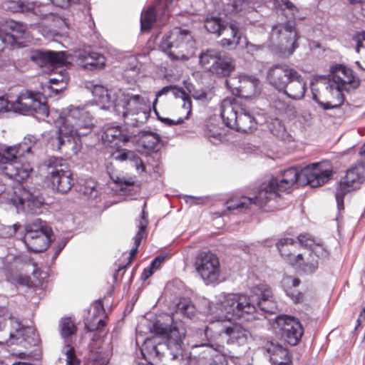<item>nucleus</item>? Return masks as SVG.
Here are the masks:
<instances>
[{
    "mask_svg": "<svg viewBox=\"0 0 365 365\" xmlns=\"http://www.w3.org/2000/svg\"><path fill=\"white\" fill-rule=\"evenodd\" d=\"M306 90V83L297 71V77L292 78L288 87L285 88V91L282 92L289 98L301 100L304 98Z\"/></svg>",
    "mask_w": 365,
    "mask_h": 365,
    "instance_id": "26",
    "label": "nucleus"
},
{
    "mask_svg": "<svg viewBox=\"0 0 365 365\" xmlns=\"http://www.w3.org/2000/svg\"><path fill=\"white\" fill-rule=\"evenodd\" d=\"M307 184L312 187H318L327 183L332 177L333 171L329 164L313 163L304 170Z\"/></svg>",
    "mask_w": 365,
    "mask_h": 365,
    "instance_id": "20",
    "label": "nucleus"
},
{
    "mask_svg": "<svg viewBox=\"0 0 365 365\" xmlns=\"http://www.w3.org/2000/svg\"><path fill=\"white\" fill-rule=\"evenodd\" d=\"M330 79L336 84V91L335 92L336 101L322 102L318 96L313 93L312 98L324 110L336 108L344 103V96L342 91H349L354 90L359 86L360 80L354 74L353 70L344 65L338 64L331 67L330 71Z\"/></svg>",
    "mask_w": 365,
    "mask_h": 365,
    "instance_id": "7",
    "label": "nucleus"
},
{
    "mask_svg": "<svg viewBox=\"0 0 365 365\" xmlns=\"http://www.w3.org/2000/svg\"><path fill=\"white\" fill-rule=\"evenodd\" d=\"M93 96L95 100L99 103H106L110 101L108 90L103 86L94 85L92 89Z\"/></svg>",
    "mask_w": 365,
    "mask_h": 365,
    "instance_id": "44",
    "label": "nucleus"
},
{
    "mask_svg": "<svg viewBox=\"0 0 365 365\" xmlns=\"http://www.w3.org/2000/svg\"><path fill=\"white\" fill-rule=\"evenodd\" d=\"M352 39L356 43V51L359 53L361 48H365V31L356 33Z\"/></svg>",
    "mask_w": 365,
    "mask_h": 365,
    "instance_id": "51",
    "label": "nucleus"
},
{
    "mask_svg": "<svg viewBox=\"0 0 365 365\" xmlns=\"http://www.w3.org/2000/svg\"><path fill=\"white\" fill-rule=\"evenodd\" d=\"M235 130L243 133L252 132L255 129L257 121L250 110L245 107L240 106V114Z\"/></svg>",
    "mask_w": 365,
    "mask_h": 365,
    "instance_id": "28",
    "label": "nucleus"
},
{
    "mask_svg": "<svg viewBox=\"0 0 365 365\" xmlns=\"http://www.w3.org/2000/svg\"><path fill=\"white\" fill-rule=\"evenodd\" d=\"M252 293L251 297L238 293L228 294L221 301L219 309L229 321L255 319L257 307L264 312H275L277 306L269 285L259 284L253 287Z\"/></svg>",
    "mask_w": 365,
    "mask_h": 365,
    "instance_id": "1",
    "label": "nucleus"
},
{
    "mask_svg": "<svg viewBox=\"0 0 365 365\" xmlns=\"http://www.w3.org/2000/svg\"><path fill=\"white\" fill-rule=\"evenodd\" d=\"M284 280L287 284H291L292 287H298L301 282L299 278L293 277L292 276L287 277Z\"/></svg>",
    "mask_w": 365,
    "mask_h": 365,
    "instance_id": "57",
    "label": "nucleus"
},
{
    "mask_svg": "<svg viewBox=\"0 0 365 365\" xmlns=\"http://www.w3.org/2000/svg\"><path fill=\"white\" fill-rule=\"evenodd\" d=\"M102 139L105 143H114V146H120V143L128 142L130 136L128 134V131L123 129L120 126L108 124L104 126V132Z\"/></svg>",
    "mask_w": 365,
    "mask_h": 365,
    "instance_id": "23",
    "label": "nucleus"
},
{
    "mask_svg": "<svg viewBox=\"0 0 365 365\" xmlns=\"http://www.w3.org/2000/svg\"><path fill=\"white\" fill-rule=\"evenodd\" d=\"M200 63L204 68L218 77L228 76L235 68V61L220 51L207 50L200 56Z\"/></svg>",
    "mask_w": 365,
    "mask_h": 365,
    "instance_id": "16",
    "label": "nucleus"
},
{
    "mask_svg": "<svg viewBox=\"0 0 365 365\" xmlns=\"http://www.w3.org/2000/svg\"><path fill=\"white\" fill-rule=\"evenodd\" d=\"M15 108L24 113L40 114L43 117L48 115V108L46 103H41L38 93L24 91L17 97Z\"/></svg>",
    "mask_w": 365,
    "mask_h": 365,
    "instance_id": "19",
    "label": "nucleus"
},
{
    "mask_svg": "<svg viewBox=\"0 0 365 365\" xmlns=\"http://www.w3.org/2000/svg\"><path fill=\"white\" fill-rule=\"evenodd\" d=\"M238 114H240V107L235 108L230 104L222 105L220 115L227 127L235 130Z\"/></svg>",
    "mask_w": 365,
    "mask_h": 365,
    "instance_id": "31",
    "label": "nucleus"
},
{
    "mask_svg": "<svg viewBox=\"0 0 365 365\" xmlns=\"http://www.w3.org/2000/svg\"><path fill=\"white\" fill-rule=\"evenodd\" d=\"M7 27L13 33L11 34V37L14 39L21 37L26 31V26L24 24L14 21L8 22Z\"/></svg>",
    "mask_w": 365,
    "mask_h": 365,
    "instance_id": "48",
    "label": "nucleus"
},
{
    "mask_svg": "<svg viewBox=\"0 0 365 365\" xmlns=\"http://www.w3.org/2000/svg\"><path fill=\"white\" fill-rule=\"evenodd\" d=\"M246 52L252 56L258 51V47L250 42H247L245 44Z\"/></svg>",
    "mask_w": 365,
    "mask_h": 365,
    "instance_id": "58",
    "label": "nucleus"
},
{
    "mask_svg": "<svg viewBox=\"0 0 365 365\" xmlns=\"http://www.w3.org/2000/svg\"><path fill=\"white\" fill-rule=\"evenodd\" d=\"M160 9V5L155 7L151 6L142 14L140 18L141 30L149 31L153 26L157 19V12Z\"/></svg>",
    "mask_w": 365,
    "mask_h": 365,
    "instance_id": "35",
    "label": "nucleus"
},
{
    "mask_svg": "<svg viewBox=\"0 0 365 365\" xmlns=\"http://www.w3.org/2000/svg\"><path fill=\"white\" fill-rule=\"evenodd\" d=\"M287 294L293 300L295 304L299 303L303 301L304 295L300 292H294L291 290H286Z\"/></svg>",
    "mask_w": 365,
    "mask_h": 365,
    "instance_id": "52",
    "label": "nucleus"
},
{
    "mask_svg": "<svg viewBox=\"0 0 365 365\" xmlns=\"http://www.w3.org/2000/svg\"><path fill=\"white\" fill-rule=\"evenodd\" d=\"M9 277V281L17 285L26 286L29 288L33 287L34 285L31 277L29 275H24L20 274L13 275L11 274Z\"/></svg>",
    "mask_w": 365,
    "mask_h": 365,
    "instance_id": "47",
    "label": "nucleus"
},
{
    "mask_svg": "<svg viewBox=\"0 0 365 365\" xmlns=\"http://www.w3.org/2000/svg\"><path fill=\"white\" fill-rule=\"evenodd\" d=\"M299 176V172L295 168L291 167L285 170L282 175V178L278 180L276 178L277 187L278 191L284 192L292 187L297 182Z\"/></svg>",
    "mask_w": 365,
    "mask_h": 365,
    "instance_id": "29",
    "label": "nucleus"
},
{
    "mask_svg": "<svg viewBox=\"0 0 365 365\" xmlns=\"http://www.w3.org/2000/svg\"><path fill=\"white\" fill-rule=\"evenodd\" d=\"M147 227H145V224L138 226V230L136 235L134 237V247L130 252V256L128 257V264L132 262L134 258L136 256L138 252V247L140 246L141 241L143 239H145L148 236L147 232Z\"/></svg>",
    "mask_w": 365,
    "mask_h": 365,
    "instance_id": "38",
    "label": "nucleus"
},
{
    "mask_svg": "<svg viewBox=\"0 0 365 365\" xmlns=\"http://www.w3.org/2000/svg\"><path fill=\"white\" fill-rule=\"evenodd\" d=\"M77 331V327L75 322L71 317L63 318L61 321V333L63 337L66 338Z\"/></svg>",
    "mask_w": 365,
    "mask_h": 365,
    "instance_id": "43",
    "label": "nucleus"
},
{
    "mask_svg": "<svg viewBox=\"0 0 365 365\" xmlns=\"http://www.w3.org/2000/svg\"><path fill=\"white\" fill-rule=\"evenodd\" d=\"M135 166L138 170H141V172L145 171V165H144L142 160L139 158H135L134 159Z\"/></svg>",
    "mask_w": 365,
    "mask_h": 365,
    "instance_id": "60",
    "label": "nucleus"
},
{
    "mask_svg": "<svg viewBox=\"0 0 365 365\" xmlns=\"http://www.w3.org/2000/svg\"><path fill=\"white\" fill-rule=\"evenodd\" d=\"M27 141L36 143V138L29 135L24 138L23 143L0 151V164L4 165L1 168L3 173L19 183L26 180L33 170L29 163L20 160L21 156L31 150V146L28 145Z\"/></svg>",
    "mask_w": 365,
    "mask_h": 365,
    "instance_id": "4",
    "label": "nucleus"
},
{
    "mask_svg": "<svg viewBox=\"0 0 365 365\" xmlns=\"http://www.w3.org/2000/svg\"><path fill=\"white\" fill-rule=\"evenodd\" d=\"M183 104H182V108H184L186 110V115L184 118H179L177 121H174L173 120H171L170 118H164L162 120L165 124L168 125H177L180 124L184 121V119H186L188 118V115L191 113L192 111V102L190 98L188 96H185L183 98Z\"/></svg>",
    "mask_w": 365,
    "mask_h": 365,
    "instance_id": "46",
    "label": "nucleus"
},
{
    "mask_svg": "<svg viewBox=\"0 0 365 365\" xmlns=\"http://www.w3.org/2000/svg\"><path fill=\"white\" fill-rule=\"evenodd\" d=\"M86 62L85 68L90 66L94 68H99L105 65V58L103 56L96 52H90L83 56Z\"/></svg>",
    "mask_w": 365,
    "mask_h": 365,
    "instance_id": "41",
    "label": "nucleus"
},
{
    "mask_svg": "<svg viewBox=\"0 0 365 365\" xmlns=\"http://www.w3.org/2000/svg\"><path fill=\"white\" fill-rule=\"evenodd\" d=\"M160 141V137L158 134L152 132L143 133L139 139V145L142 146L146 152L155 151L158 150Z\"/></svg>",
    "mask_w": 365,
    "mask_h": 365,
    "instance_id": "34",
    "label": "nucleus"
},
{
    "mask_svg": "<svg viewBox=\"0 0 365 365\" xmlns=\"http://www.w3.org/2000/svg\"><path fill=\"white\" fill-rule=\"evenodd\" d=\"M165 258V257L162 255L156 257L150 264L151 269H153L155 272L158 270L161 267V264L164 262Z\"/></svg>",
    "mask_w": 365,
    "mask_h": 365,
    "instance_id": "54",
    "label": "nucleus"
},
{
    "mask_svg": "<svg viewBox=\"0 0 365 365\" xmlns=\"http://www.w3.org/2000/svg\"><path fill=\"white\" fill-rule=\"evenodd\" d=\"M155 272V271L151 269V267L149 266L148 267L144 269L143 273H142V275H141V278L143 280H147L149 277H150L153 273Z\"/></svg>",
    "mask_w": 365,
    "mask_h": 365,
    "instance_id": "59",
    "label": "nucleus"
},
{
    "mask_svg": "<svg viewBox=\"0 0 365 365\" xmlns=\"http://www.w3.org/2000/svg\"><path fill=\"white\" fill-rule=\"evenodd\" d=\"M93 362L96 365H106L107 364V360L106 358H101V359H98L97 357L93 358Z\"/></svg>",
    "mask_w": 365,
    "mask_h": 365,
    "instance_id": "64",
    "label": "nucleus"
},
{
    "mask_svg": "<svg viewBox=\"0 0 365 365\" xmlns=\"http://www.w3.org/2000/svg\"><path fill=\"white\" fill-rule=\"evenodd\" d=\"M106 309L104 308L103 299H98L94 303V311L93 318L91 321L88 320L85 325L88 331H94L100 329L106 325Z\"/></svg>",
    "mask_w": 365,
    "mask_h": 365,
    "instance_id": "25",
    "label": "nucleus"
},
{
    "mask_svg": "<svg viewBox=\"0 0 365 365\" xmlns=\"http://www.w3.org/2000/svg\"><path fill=\"white\" fill-rule=\"evenodd\" d=\"M68 349L66 352V365H80V360L77 359L76 351L71 346H68Z\"/></svg>",
    "mask_w": 365,
    "mask_h": 365,
    "instance_id": "50",
    "label": "nucleus"
},
{
    "mask_svg": "<svg viewBox=\"0 0 365 365\" xmlns=\"http://www.w3.org/2000/svg\"><path fill=\"white\" fill-rule=\"evenodd\" d=\"M213 325L220 329V334L224 333L228 336L231 340L237 341L241 339L247 338L246 331L238 324L226 326L223 324L222 322L218 321L216 323H214Z\"/></svg>",
    "mask_w": 365,
    "mask_h": 365,
    "instance_id": "30",
    "label": "nucleus"
},
{
    "mask_svg": "<svg viewBox=\"0 0 365 365\" xmlns=\"http://www.w3.org/2000/svg\"><path fill=\"white\" fill-rule=\"evenodd\" d=\"M115 110L121 114L124 119L131 117L133 125L142 123L147 119L146 103L143 96L129 91H123L117 95L114 102Z\"/></svg>",
    "mask_w": 365,
    "mask_h": 365,
    "instance_id": "9",
    "label": "nucleus"
},
{
    "mask_svg": "<svg viewBox=\"0 0 365 365\" xmlns=\"http://www.w3.org/2000/svg\"><path fill=\"white\" fill-rule=\"evenodd\" d=\"M175 87L173 86H168L163 87L160 91H159L156 95L157 97L161 96L163 95L167 94L171 90L175 89Z\"/></svg>",
    "mask_w": 365,
    "mask_h": 365,
    "instance_id": "61",
    "label": "nucleus"
},
{
    "mask_svg": "<svg viewBox=\"0 0 365 365\" xmlns=\"http://www.w3.org/2000/svg\"><path fill=\"white\" fill-rule=\"evenodd\" d=\"M276 247L285 262L303 273L312 274L318 269L321 254L314 252H298V245L293 238L279 239L276 243Z\"/></svg>",
    "mask_w": 365,
    "mask_h": 365,
    "instance_id": "5",
    "label": "nucleus"
},
{
    "mask_svg": "<svg viewBox=\"0 0 365 365\" xmlns=\"http://www.w3.org/2000/svg\"><path fill=\"white\" fill-rule=\"evenodd\" d=\"M133 153L132 152H123L120 153L117 157H115L116 159H118L121 161L127 160L130 155H133Z\"/></svg>",
    "mask_w": 365,
    "mask_h": 365,
    "instance_id": "63",
    "label": "nucleus"
},
{
    "mask_svg": "<svg viewBox=\"0 0 365 365\" xmlns=\"http://www.w3.org/2000/svg\"><path fill=\"white\" fill-rule=\"evenodd\" d=\"M146 203H144L143 209L141 212L140 220L139 221V225L145 224V227L148 225V213L145 210Z\"/></svg>",
    "mask_w": 365,
    "mask_h": 365,
    "instance_id": "56",
    "label": "nucleus"
},
{
    "mask_svg": "<svg viewBox=\"0 0 365 365\" xmlns=\"http://www.w3.org/2000/svg\"><path fill=\"white\" fill-rule=\"evenodd\" d=\"M272 35L277 41L276 52L281 58H289L299 47L300 36L294 21H287L274 26Z\"/></svg>",
    "mask_w": 365,
    "mask_h": 365,
    "instance_id": "11",
    "label": "nucleus"
},
{
    "mask_svg": "<svg viewBox=\"0 0 365 365\" xmlns=\"http://www.w3.org/2000/svg\"><path fill=\"white\" fill-rule=\"evenodd\" d=\"M160 48L171 61H187L194 53L195 41L187 29L175 27L162 38Z\"/></svg>",
    "mask_w": 365,
    "mask_h": 365,
    "instance_id": "6",
    "label": "nucleus"
},
{
    "mask_svg": "<svg viewBox=\"0 0 365 365\" xmlns=\"http://www.w3.org/2000/svg\"><path fill=\"white\" fill-rule=\"evenodd\" d=\"M173 0H167V3L165 5V7L163 10V19H167L170 16V10L168 9V3L171 4Z\"/></svg>",
    "mask_w": 365,
    "mask_h": 365,
    "instance_id": "62",
    "label": "nucleus"
},
{
    "mask_svg": "<svg viewBox=\"0 0 365 365\" xmlns=\"http://www.w3.org/2000/svg\"><path fill=\"white\" fill-rule=\"evenodd\" d=\"M247 0H221L223 11L226 14L240 11Z\"/></svg>",
    "mask_w": 365,
    "mask_h": 365,
    "instance_id": "42",
    "label": "nucleus"
},
{
    "mask_svg": "<svg viewBox=\"0 0 365 365\" xmlns=\"http://www.w3.org/2000/svg\"><path fill=\"white\" fill-rule=\"evenodd\" d=\"M96 182L92 180L85 181V183L81 187V192L88 197H96L97 192L96 190Z\"/></svg>",
    "mask_w": 365,
    "mask_h": 365,
    "instance_id": "49",
    "label": "nucleus"
},
{
    "mask_svg": "<svg viewBox=\"0 0 365 365\" xmlns=\"http://www.w3.org/2000/svg\"><path fill=\"white\" fill-rule=\"evenodd\" d=\"M269 129L276 138L281 140H285L289 137L284 125L278 118L272 120L269 125Z\"/></svg>",
    "mask_w": 365,
    "mask_h": 365,
    "instance_id": "39",
    "label": "nucleus"
},
{
    "mask_svg": "<svg viewBox=\"0 0 365 365\" xmlns=\"http://www.w3.org/2000/svg\"><path fill=\"white\" fill-rule=\"evenodd\" d=\"M282 339L291 346L297 345L304 334V328L300 322L294 317L282 315L276 320Z\"/></svg>",
    "mask_w": 365,
    "mask_h": 365,
    "instance_id": "18",
    "label": "nucleus"
},
{
    "mask_svg": "<svg viewBox=\"0 0 365 365\" xmlns=\"http://www.w3.org/2000/svg\"><path fill=\"white\" fill-rule=\"evenodd\" d=\"M204 26L209 33L216 34L218 36L224 34L227 29L230 30L232 38H223L219 42V45L222 48L232 50L240 44L242 34L236 21L224 24L221 18L212 16L205 20Z\"/></svg>",
    "mask_w": 365,
    "mask_h": 365,
    "instance_id": "14",
    "label": "nucleus"
},
{
    "mask_svg": "<svg viewBox=\"0 0 365 365\" xmlns=\"http://www.w3.org/2000/svg\"><path fill=\"white\" fill-rule=\"evenodd\" d=\"M276 185L277 181L274 177H271L268 181L262 183L256 195L251 197L252 199V204L262 207L272 198L279 195L280 192L278 191Z\"/></svg>",
    "mask_w": 365,
    "mask_h": 365,
    "instance_id": "22",
    "label": "nucleus"
},
{
    "mask_svg": "<svg viewBox=\"0 0 365 365\" xmlns=\"http://www.w3.org/2000/svg\"><path fill=\"white\" fill-rule=\"evenodd\" d=\"M153 329L154 333L156 334V336H159L160 339H162V341L165 343H168V339L169 336V334L171 331L173 329L178 330L180 332L183 333V339L185 336V331L183 328H178L176 327H173L172 328L168 329L165 327H163V324H161L159 322H155L153 324Z\"/></svg>",
    "mask_w": 365,
    "mask_h": 365,
    "instance_id": "40",
    "label": "nucleus"
},
{
    "mask_svg": "<svg viewBox=\"0 0 365 365\" xmlns=\"http://www.w3.org/2000/svg\"><path fill=\"white\" fill-rule=\"evenodd\" d=\"M225 205L229 210L247 208L250 205H252V199L246 196L240 197H233L228 200Z\"/></svg>",
    "mask_w": 365,
    "mask_h": 365,
    "instance_id": "37",
    "label": "nucleus"
},
{
    "mask_svg": "<svg viewBox=\"0 0 365 365\" xmlns=\"http://www.w3.org/2000/svg\"><path fill=\"white\" fill-rule=\"evenodd\" d=\"M55 136L51 137L53 149L65 155L69 154L68 145H73L74 138L87 135L93 125L90 113L85 108L71 106L64 117L56 122Z\"/></svg>",
    "mask_w": 365,
    "mask_h": 365,
    "instance_id": "2",
    "label": "nucleus"
},
{
    "mask_svg": "<svg viewBox=\"0 0 365 365\" xmlns=\"http://www.w3.org/2000/svg\"><path fill=\"white\" fill-rule=\"evenodd\" d=\"M58 6L61 8H67L73 4H78L80 0H52Z\"/></svg>",
    "mask_w": 365,
    "mask_h": 365,
    "instance_id": "53",
    "label": "nucleus"
},
{
    "mask_svg": "<svg viewBox=\"0 0 365 365\" xmlns=\"http://www.w3.org/2000/svg\"><path fill=\"white\" fill-rule=\"evenodd\" d=\"M205 135L208 140L212 143H215V140L222 141L225 139L226 133L225 129L217 125L210 123L207 125Z\"/></svg>",
    "mask_w": 365,
    "mask_h": 365,
    "instance_id": "36",
    "label": "nucleus"
},
{
    "mask_svg": "<svg viewBox=\"0 0 365 365\" xmlns=\"http://www.w3.org/2000/svg\"><path fill=\"white\" fill-rule=\"evenodd\" d=\"M269 107L274 115L284 119H291L297 114L294 106L279 96L272 97Z\"/></svg>",
    "mask_w": 365,
    "mask_h": 365,
    "instance_id": "24",
    "label": "nucleus"
},
{
    "mask_svg": "<svg viewBox=\"0 0 365 365\" xmlns=\"http://www.w3.org/2000/svg\"><path fill=\"white\" fill-rule=\"evenodd\" d=\"M183 333L173 329L169 334L168 343L162 341L159 336L147 338L141 348L143 358L148 361L162 360L163 365H185L182 344Z\"/></svg>",
    "mask_w": 365,
    "mask_h": 365,
    "instance_id": "3",
    "label": "nucleus"
},
{
    "mask_svg": "<svg viewBox=\"0 0 365 365\" xmlns=\"http://www.w3.org/2000/svg\"><path fill=\"white\" fill-rule=\"evenodd\" d=\"M45 182L52 190L60 193H66L71 189L74 179L65 160L57 157H51L48 160Z\"/></svg>",
    "mask_w": 365,
    "mask_h": 365,
    "instance_id": "8",
    "label": "nucleus"
},
{
    "mask_svg": "<svg viewBox=\"0 0 365 365\" xmlns=\"http://www.w3.org/2000/svg\"><path fill=\"white\" fill-rule=\"evenodd\" d=\"M365 180L364 168L361 165H355L346 170L336 184L334 196L337 208L344 210L346 195L359 190Z\"/></svg>",
    "mask_w": 365,
    "mask_h": 365,
    "instance_id": "12",
    "label": "nucleus"
},
{
    "mask_svg": "<svg viewBox=\"0 0 365 365\" xmlns=\"http://www.w3.org/2000/svg\"><path fill=\"white\" fill-rule=\"evenodd\" d=\"M297 241L298 247L301 246L306 248L307 250L306 252H314L324 256L328 255L327 250L321 245L316 243L314 240L307 234L298 235Z\"/></svg>",
    "mask_w": 365,
    "mask_h": 365,
    "instance_id": "32",
    "label": "nucleus"
},
{
    "mask_svg": "<svg viewBox=\"0 0 365 365\" xmlns=\"http://www.w3.org/2000/svg\"><path fill=\"white\" fill-rule=\"evenodd\" d=\"M258 83L259 81L256 78L250 80L248 78H245L240 81V86L234 94L242 98L252 97L256 93Z\"/></svg>",
    "mask_w": 365,
    "mask_h": 365,
    "instance_id": "33",
    "label": "nucleus"
},
{
    "mask_svg": "<svg viewBox=\"0 0 365 365\" xmlns=\"http://www.w3.org/2000/svg\"><path fill=\"white\" fill-rule=\"evenodd\" d=\"M34 61H38L42 64H63L65 61V54L63 51H36L32 55Z\"/></svg>",
    "mask_w": 365,
    "mask_h": 365,
    "instance_id": "27",
    "label": "nucleus"
},
{
    "mask_svg": "<svg viewBox=\"0 0 365 365\" xmlns=\"http://www.w3.org/2000/svg\"><path fill=\"white\" fill-rule=\"evenodd\" d=\"M23 240L29 251L41 252L53 240V232L46 222L37 218L25 225Z\"/></svg>",
    "mask_w": 365,
    "mask_h": 365,
    "instance_id": "10",
    "label": "nucleus"
},
{
    "mask_svg": "<svg viewBox=\"0 0 365 365\" xmlns=\"http://www.w3.org/2000/svg\"><path fill=\"white\" fill-rule=\"evenodd\" d=\"M25 331L26 327L19 318L9 314L5 307H0V344L11 346L19 340L26 341Z\"/></svg>",
    "mask_w": 365,
    "mask_h": 365,
    "instance_id": "13",
    "label": "nucleus"
},
{
    "mask_svg": "<svg viewBox=\"0 0 365 365\" xmlns=\"http://www.w3.org/2000/svg\"><path fill=\"white\" fill-rule=\"evenodd\" d=\"M176 312L191 319L195 314V307L190 302L182 299L177 304Z\"/></svg>",
    "mask_w": 365,
    "mask_h": 365,
    "instance_id": "45",
    "label": "nucleus"
},
{
    "mask_svg": "<svg viewBox=\"0 0 365 365\" xmlns=\"http://www.w3.org/2000/svg\"><path fill=\"white\" fill-rule=\"evenodd\" d=\"M194 267L205 284L219 282L221 274L220 263L215 254L210 251L200 252L195 258Z\"/></svg>",
    "mask_w": 365,
    "mask_h": 365,
    "instance_id": "15",
    "label": "nucleus"
},
{
    "mask_svg": "<svg viewBox=\"0 0 365 365\" xmlns=\"http://www.w3.org/2000/svg\"><path fill=\"white\" fill-rule=\"evenodd\" d=\"M264 349L269 354L273 365H292V354L287 347L275 341H267Z\"/></svg>",
    "mask_w": 365,
    "mask_h": 365,
    "instance_id": "21",
    "label": "nucleus"
},
{
    "mask_svg": "<svg viewBox=\"0 0 365 365\" xmlns=\"http://www.w3.org/2000/svg\"><path fill=\"white\" fill-rule=\"evenodd\" d=\"M278 5L282 8L287 9L289 11L296 10L297 8L289 0H277Z\"/></svg>",
    "mask_w": 365,
    "mask_h": 365,
    "instance_id": "55",
    "label": "nucleus"
},
{
    "mask_svg": "<svg viewBox=\"0 0 365 365\" xmlns=\"http://www.w3.org/2000/svg\"><path fill=\"white\" fill-rule=\"evenodd\" d=\"M297 77V71L287 63H275L267 71V81L279 92L285 91L292 78Z\"/></svg>",
    "mask_w": 365,
    "mask_h": 365,
    "instance_id": "17",
    "label": "nucleus"
}]
</instances>
